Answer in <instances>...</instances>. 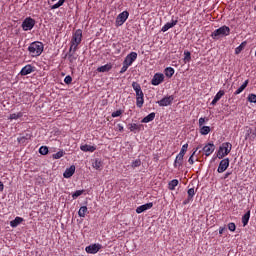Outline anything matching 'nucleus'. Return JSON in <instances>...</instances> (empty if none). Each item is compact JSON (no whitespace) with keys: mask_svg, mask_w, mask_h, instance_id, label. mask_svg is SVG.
Returning <instances> with one entry per match:
<instances>
[{"mask_svg":"<svg viewBox=\"0 0 256 256\" xmlns=\"http://www.w3.org/2000/svg\"><path fill=\"white\" fill-rule=\"evenodd\" d=\"M231 35V28H229V26L224 25L216 30H214L210 37H212V39L214 41H219V39H222V37H227Z\"/></svg>","mask_w":256,"mask_h":256,"instance_id":"obj_1","label":"nucleus"},{"mask_svg":"<svg viewBox=\"0 0 256 256\" xmlns=\"http://www.w3.org/2000/svg\"><path fill=\"white\" fill-rule=\"evenodd\" d=\"M132 88L136 93V106L141 109V107H143V103H145V94L143 93V90H141V84L133 82Z\"/></svg>","mask_w":256,"mask_h":256,"instance_id":"obj_2","label":"nucleus"},{"mask_svg":"<svg viewBox=\"0 0 256 256\" xmlns=\"http://www.w3.org/2000/svg\"><path fill=\"white\" fill-rule=\"evenodd\" d=\"M44 49L45 45H43V42L39 41L32 42L28 47L31 57H39L43 53Z\"/></svg>","mask_w":256,"mask_h":256,"instance_id":"obj_3","label":"nucleus"},{"mask_svg":"<svg viewBox=\"0 0 256 256\" xmlns=\"http://www.w3.org/2000/svg\"><path fill=\"white\" fill-rule=\"evenodd\" d=\"M231 149H233V145L231 143H222V145L218 149L216 157L218 159H223V157H227V155L231 153Z\"/></svg>","mask_w":256,"mask_h":256,"instance_id":"obj_4","label":"nucleus"},{"mask_svg":"<svg viewBox=\"0 0 256 256\" xmlns=\"http://www.w3.org/2000/svg\"><path fill=\"white\" fill-rule=\"evenodd\" d=\"M83 40V30L81 29H77L74 33H73V36H72V39H71V46L70 47H73L76 45V47H79V45H81V41Z\"/></svg>","mask_w":256,"mask_h":256,"instance_id":"obj_5","label":"nucleus"},{"mask_svg":"<svg viewBox=\"0 0 256 256\" xmlns=\"http://www.w3.org/2000/svg\"><path fill=\"white\" fill-rule=\"evenodd\" d=\"M37 21H35V19L31 18V17H26L22 24L21 27L23 29V31H31L33 29V27H35Z\"/></svg>","mask_w":256,"mask_h":256,"instance_id":"obj_6","label":"nucleus"},{"mask_svg":"<svg viewBox=\"0 0 256 256\" xmlns=\"http://www.w3.org/2000/svg\"><path fill=\"white\" fill-rule=\"evenodd\" d=\"M129 19V12L128 11H123L116 17L115 25L116 27H121L125 21Z\"/></svg>","mask_w":256,"mask_h":256,"instance_id":"obj_7","label":"nucleus"},{"mask_svg":"<svg viewBox=\"0 0 256 256\" xmlns=\"http://www.w3.org/2000/svg\"><path fill=\"white\" fill-rule=\"evenodd\" d=\"M103 249V246L99 243L97 244H91L85 248L86 253H89L91 255H95L96 253H99Z\"/></svg>","mask_w":256,"mask_h":256,"instance_id":"obj_8","label":"nucleus"},{"mask_svg":"<svg viewBox=\"0 0 256 256\" xmlns=\"http://www.w3.org/2000/svg\"><path fill=\"white\" fill-rule=\"evenodd\" d=\"M174 100L175 97L173 95H170L162 98L160 101H157V103L160 107H168V105H171Z\"/></svg>","mask_w":256,"mask_h":256,"instance_id":"obj_9","label":"nucleus"},{"mask_svg":"<svg viewBox=\"0 0 256 256\" xmlns=\"http://www.w3.org/2000/svg\"><path fill=\"white\" fill-rule=\"evenodd\" d=\"M229 158H224L220 161L219 166L217 168L218 173H225L226 169H229Z\"/></svg>","mask_w":256,"mask_h":256,"instance_id":"obj_10","label":"nucleus"},{"mask_svg":"<svg viewBox=\"0 0 256 256\" xmlns=\"http://www.w3.org/2000/svg\"><path fill=\"white\" fill-rule=\"evenodd\" d=\"M163 81H165V75H163L162 73H156L151 80V85H161Z\"/></svg>","mask_w":256,"mask_h":256,"instance_id":"obj_11","label":"nucleus"},{"mask_svg":"<svg viewBox=\"0 0 256 256\" xmlns=\"http://www.w3.org/2000/svg\"><path fill=\"white\" fill-rule=\"evenodd\" d=\"M136 60H137V52H131L125 57L123 62L131 67V65H133V63H135Z\"/></svg>","mask_w":256,"mask_h":256,"instance_id":"obj_12","label":"nucleus"},{"mask_svg":"<svg viewBox=\"0 0 256 256\" xmlns=\"http://www.w3.org/2000/svg\"><path fill=\"white\" fill-rule=\"evenodd\" d=\"M31 73H35V66H32L31 64L24 66L20 71V75L22 76L31 75Z\"/></svg>","mask_w":256,"mask_h":256,"instance_id":"obj_13","label":"nucleus"},{"mask_svg":"<svg viewBox=\"0 0 256 256\" xmlns=\"http://www.w3.org/2000/svg\"><path fill=\"white\" fill-rule=\"evenodd\" d=\"M202 151H204L206 157H209V155L215 151V144H213V142H209L202 148Z\"/></svg>","mask_w":256,"mask_h":256,"instance_id":"obj_14","label":"nucleus"},{"mask_svg":"<svg viewBox=\"0 0 256 256\" xmlns=\"http://www.w3.org/2000/svg\"><path fill=\"white\" fill-rule=\"evenodd\" d=\"M177 23H179V20L173 19L171 20V22H167L161 29L162 33H167L168 29H173V27H175V25H177Z\"/></svg>","mask_w":256,"mask_h":256,"instance_id":"obj_15","label":"nucleus"},{"mask_svg":"<svg viewBox=\"0 0 256 256\" xmlns=\"http://www.w3.org/2000/svg\"><path fill=\"white\" fill-rule=\"evenodd\" d=\"M152 207H153V202L143 204L136 208V213H138V215L141 213H145V211H148V209H152Z\"/></svg>","mask_w":256,"mask_h":256,"instance_id":"obj_16","label":"nucleus"},{"mask_svg":"<svg viewBox=\"0 0 256 256\" xmlns=\"http://www.w3.org/2000/svg\"><path fill=\"white\" fill-rule=\"evenodd\" d=\"M73 175H75V165H71L63 173L64 179H71V177H73Z\"/></svg>","mask_w":256,"mask_h":256,"instance_id":"obj_17","label":"nucleus"},{"mask_svg":"<svg viewBox=\"0 0 256 256\" xmlns=\"http://www.w3.org/2000/svg\"><path fill=\"white\" fill-rule=\"evenodd\" d=\"M224 95H225V90L218 91L217 94L215 95L214 99L210 103V105L215 107V105H217V103H219V101L221 100V97H223Z\"/></svg>","mask_w":256,"mask_h":256,"instance_id":"obj_18","label":"nucleus"},{"mask_svg":"<svg viewBox=\"0 0 256 256\" xmlns=\"http://www.w3.org/2000/svg\"><path fill=\"white\" fill-rule=\"evenodd\" d=\"M80 149L84 152V153H93L95 151H97V147L96 146H91L89 144H84L80 146Z\"/></svg>","mask_w":256,"mask_h":256,"instance_id":"obj_19","label":"nucleus"},{"mask_svg":"<svg viewBox=\"0 0 256 256\" xmlns=\"http://www.w3.org/2000/svg\"><path fill=\"white\" fill-rule=\"evenodd\" d=\"M113 69V64L108 63L105 64L104 66H100L97 68L98 73H109Z\"/></svg>","mask_w":256,"mask_h":256,"instance_id":"obj_20","label":"nucleus"},{"mask_svg":"<svg viewBox=\"0 0 256 256\" xmlns=\"http://www.w3.org/2000/svg\"><path fill=\"white\" fill-rule=\"evenodd\" d=\"M23 221H25V219L17 216L14 220L10 221V227L15 229V227H19V225H21V223H23Z\"/></svg>","mask_w":256,"mask_h":256,"instance_id":"obj_21","label":"nucleus"},{"mask_svg":"<svg viewBox=\"0 0 256 256\" xmlns=\"http://www.w3.org/2000/svg\"><path fill=\"white\" fill-rule=\"evenodd\" d=\"M249 219H251V210H248V211L242 216V225H243V227H247V225H249Z\"/></svg>","mask_w":256,"mask_h":256,"instance_id":"obj_22","label":"nucleus"},{"mask_svg":"<svg viewBox=\"0 0 256 256\" xmlns=\"http://www.w3.org/2000/svg\"><path fill=\"white\" fill-rule=\"evenodd\" d=\"M249 85V79H247L246 81H244V83L234 92V95H241V93H243V91H245V89H247V86Z\"/></svg>","mask_w":256,"mask_h":256,"instance_id":"obj_23","label":"nucleus"},{"mask_svg":"<svg viewBox=\"0 0 256 256\" xmlns=\"http://www.w3.org/2000/svg\"><path fill=\"white\" fill-rule=\"evenodd\" d=\"M128 127L132 133H139V131H141V128L143 127V124L137 125L136 123H133L129 124Z\"/></svg>","mask_w":256,"mask_h":256,"instance_id":"obj_24","label":"nucleus"},{"mask_svg":"<svg viewBox=\"0 0 256 256\" xmlns=\"http://www.w3.org/2000/svg\"><path fill=\"white\" fill-rule=\"evenodd\" d=\"M185 156L183 155V154H178L177 156H176V159H175V161H174V167H183V158H184Z\"/></svg>","mask_w":256,"mask_h":256,"instance_id":"obj_25","label":"nucleus"},{"mask_svg":"<svg viewBox=\"0 0 256 256\" xmlns=\"http://www.w3.org/2000/svg\"><path fill=\"white\" fill-rule=\"evenodd\" d=\"M92 167L97 171H101V169H103V162L97 158L95 159L94 163H92Z\"/></svg>","mask_w":256,"mask_h":256,"instance_id":"obj_26","label":"nucleus"},{"mask_svg":"<svg viewBox=\"0 0 256 256\" xmlns=\"http://www.w3.org/2000/svg\"><path fill=\"white\" fill-rule=\"evenodd\" d=\"M164 75L166 77H168V79H171V77H173V75H175V69H173V67L165 68Z\"/></svg>","mask_w":256,"mask_h":256,"instance_id":"obj_27","label":"nucleus"},{"mask_svg":"<svg viewBox=\"0 0 256 256\" xmlns=\"http://www.w3.org/2000/svg\"><path fill=\"white\" fill-rule=\"evenodd\" d=\"M155 119V112H152L145 116L142 120L141 123H151Z\"/></svg>","mask_w":256,"mask_h":256,"instance_id":"obj_28","label":"nucleus"},{"mask_svg":"<svg viewBox=\"0 0 256 256\" xmlns=\"http://www.w3.org/2000/svg\"><path fill=\"white\" fill-rule=\"evenodd\" d=\"M72 51L73 46H70L69 52L66 54V57H68L70 63H73L75 60H77V57L74 53H72Z\"/></svg>","mask_w":256,"mask_h":256,"instance_id":"obj_29","label":"nucleus"},{"mask_svg":"<svg viewBox=\"0 0 256 256\" xmlns=\"http://www.w3.org/2000/svg\"><path fill=\"white\" fill-rule=\"evenodd\" d=\"M29 139H31V134H25L24 136H21L19 138H17L18 143H20L21 145L25 144L27 141H29Z\"/></svg>","mask_w":256,"mask_h":256,"instance_id":"obj_30","label":"nucleus"},{"mask_svg":"<svg viewBox=\"0 0 256 256\" xmlns=\"http://www.w3.org/2000/svg\"><path fill=\"white\" fill-rule=\"evenodd\" d=\"M177 185H179V180L177 179H173L172 181H170L168 183V189L170 191H175V187H177Z\"/></svg>","mask_w":256,"mask_h":256,"instance_id":"obj_31","label":"nucleus"},{"mask_svg":"<svg viewBox=\"0 0 256 256\" xmlns=\"http://www.w3.org/2000/svg\"><path fill=\"white\" fill-rule=\"evenodd\" d=\"M247 47V41L242 42L236 49H235V55H239L243 49Z\"/></svg>","mask_w":256,"mask_h":256,"instance_id":"obj_32","label":"nucleus"},{"mask_svg":"<svg viewBox=\"0 0 256 256\" xmlns=\"http://www.w3.org/2000/svg\"><path fill=\"white\" fill-rule=\"evenodd\" d=\"M200 133L202 135H209V133H211V127H209V126H201L200 127Z\"/></svg>","mask_w":256,"mask_h":256,"instance_id":"obj_33","label":"nucleus"},{"mask_svg":"<svg viewBox=\"0 0 256 256\" xmlns=\"http://www.w3.org/2000/svg\"><path fill=\"white\" fill-rule=\"evenodd\" d=\"M21 117H23V112H18L17 114H10L8 119H10V121H13V119L17 120L21 119Z\"/></svg>","mask_w":256,"mask_h":256,"instance_id":"obj_34","label":"nucleus"},{"mask_svg":"<svg viewBox=\"0 0 256 256\" xmlns=\"http://www.w3.org/2000/svg\"><path fill=\"white\" fill-rule=\"evenodd\" d=\"M184 63H189L191 62V53L188 50L184 51Z\"/></svg>","mask_w":256,"mask_h":256,"instance_id":"obj_35","label":"nucleus"},{"mask_svg":"<svg viewBox=\"0 0 256 256\" xmlns=\"http://www.w3.org/2000/svg\"><path fill=\"white\" fill-rule=\"evenodd\" d=\"M87 211H88L87 206H82V207H80V209H79V211H78L79 217H85Z\"/></svg>","mask_w":256,"mask_h":256,"instance_id":"obj_36","label":"nucleus"},{"mask_svg":"<svg viewBox=\"0 0 256 256\" xmlns=\"http://www.w3.org/2000/svg\"><path fill=\"white\" fill-rule=\"evenodd\" d=\"M40 155H48L49 154V147L47 146H41L39 148Z\"/></svg>","mask_w":256,"mask_h":256,"instance_id":"obj_37","label":"nucleus"},{"mask_svg":"<svg viewBox=\"0 0 256 256\" xmlns=\"http://www.w3.org/2000/svg\"><path fill=\"white\" fill-rule=\"evenodd\" d=\"M85 193V190H76L73 194H72V198L73 199H77L78 197H81V195H83Z\"/></svg>","mask_w":256,"mask_h":256,"instance_id":"obj_38","label":"nucleus"},{"mask_svg":"<svg viewBox=\"0 0 256 256\" xmlns=\"http://www.w3.org/2000/svg\"><path fill=\"white\" fill-rule=\"evenodd\" d=\"M63 155H65V151L60 150L57 153L52 155L53 159H61V157H63Z\"/></svg>","mask_w":256,"mask_h":256,"instance_id":"obj_39","label":"nucleus"},{"mask_svg":"<svg viewBox=\"0 0 256 256\" xmlns=\"http://www.w3.org/2000/svg\"><path fill=\"white\" fill-rule=\"evenodd\" d=\"M131 167H132V169L141 167V159H136V160L132 161Z\"/></svg>","mask_w":256,"mask_h":256,"instance_id":"obj_40","label":"nucleus"},{"mask_svg":"<svg viewBox=\"0 0 256 256\" xmlns=\"http://www.w3.org/2000/svg\"><path fill=\"white\" fill-rule=\"evenodd\" d=\"M187 149H189V144L186 143L182 146L181 150H180V155H184L185 156V153H187Z\"/></svg>","mask_w":256,"mask_h":256,"instance_id":"obj_41","label":"nucleus"},{"mask_svg":"<svg viewBox=\"0 0 256 256\" xmlns=\"http://www.w3.org/2000/svg\"><path fill=\"white\" fill-rule=\"evenodd\" d=\"M188 198L193 200V197H195V188H190L187 191Z\"/></svg>","mask_w":256,"mask_h":256,"instance_id":"obj_42","label":"nucleus"},{"mask_svg":"<svg viewBox=\"0 0 256 256\" xmlns=\"http://www.w3.org/2000/svg\"><path fill=\"white\" fill-rule=\"evenodd\" d=\"M64 83L66 85H71V83H73V77H71V75H67L65 78H64Z\"/></svg>","mask_w":256,"mask_h":256,"instance_id":"obj_43","label":"nucleus"},{"mask_svg":"<svg viewBox=\"0 0 256 256\" xmlns=\"http://www.w3.org/2000/svg\"><path fill=\"white\" fill-rule=\"evenodd\" d=\"M121 115H123V110H117L111 114V117H121Z\"/></svg>","mask_w":256,"mask_h":256,"instance_id":"obj_44","label":"nucleus"},{"mask_svg":"<svg viewBox=\"0 0 256 256\" xmlns=\"http://www.w3.org/2000/svg\"><path fill=\"white\" fill-rule=\"evenodd\" d=\"M197 153V150H194L193 153L191 154V156L188 159V163L190 165H193V163H195V160H193V157H195V154Z\"/></svg>","mask_w":256,"mask_h":256,"instance_id":"obj_45","label":"nucleus"},{"mask_svg":"<svg viewBox=\"0 0 256 256\" xmlns=\"http://www.w3.org/2000/svg\"><path fill=\"white\" fill-rule=\"evenodd\" d=\"M248 101H249V103H256V95L255 94H249L248 95Z\"/></svg>","mask_w":256,"mask_h":256,"instance_id":"obj_46","label":"nucleus"},{"mask_svg":"<svg viewBox=\"0 0 256 256\" xmlns=\"http://www.w3.org/2000/svg\"><path fill=\"white\" fill-rule=\"evenodd\" d=\"M228 229H229V231L235 232L236 229H237V226L235 225V223L230 222V223L228 224Z\"/></svg>","mask_w":256,"mask_h":256,"instance_id":"obj_47","label":"nucleus"},{"mask_svg":"<svg viewBox=\"0 0 256 256\" xmlns=\"http://www.w3.org/2000/svg\"><path fill=\"white\" fill-rule=\"evenodd\" d=\"M129 67H130L129 64L123 62V67L121 68L120 73L121 74L125 73L127 69H129Z\"/></svg>","mask_w":256,"mask_h":256,"instance_id":"obj_48","label":"nucleus"},{"mask_svg":"<svg viewBox=\"0 0 256 256\" xmlns=\"http://www.w3.org/2000/svg\"><path fill=\"white\" fill-rule=\"evenodd\" d=\"M206 121H209V118H206V120L203 117L200 118L199 119V127H203V125H205Z\"/></svg>","mask_w":256,"mask_h":256,"instance_id":"obj_49","label":"nucleus"},{"mask_svg":"<svg viewBox=\"0 0 256 256\" xmlns=\"http://www.w3.org/2000/svg\"><path fill=\"white\" fill-rule=\"evenodd\" d=\"M252 134H253V129L248 128L247 133H246V139H247L248 137L251 138V135H252Z\"/></svg>","mask_w":256,"mask_h":256,"instance_id":"obj_50","label":"nucleus"},{"mask_svg":"<svg viewBox=\"0 0 256 256\" xmlns=\"http://www.w3.org/2000/svg\"><path fill=\"white\" fill-rule=\"evenodd\" d=\"M117 130H118L120 133H123V131H125V129L123 128V125H121V124H118V125H117Z\"/></svg>","mask_w":256,"mask_h":256,"instance_id":"obj_51","label":"nucleus"},{"mask_svg":"<svg viewBox=\"0 0 256 256\" xmlns=\"http://www.w3.org/2000/svg\"><path fill=\"white\" fill-rule=\"evenodd\" d=\"M191 201H193V199H189V197H187V199L183 201V205H189Z\"/></svg>","mask_w":256,"mask_h":256,"instance_id":"obj_52","label":"nucleus"},{"mask_svg":"<svg viewBox=\"0 0 256 256\" xmlns=\"http://www.w3.org/2000/svg\"><path fill=\"white\" fill-rule=\"evenodd\" d=\"M230 175H233V172H226L224 175V179H229Z\"/></svg>","mask_w":256,"mask_h":256,"instance_id":"obj_53","label":"nucleus"},{"mask_svg":"<svg viewBox=\"0 0 256 256\" xmlns=\"http://www.w3.org/2000/svg\"><path fill=\"white\" fill-rule=\"evenodd\" d=\"M256 137V127L254 128V130H252V135H251V139H255Z\"/></svg>","mask_w":256,"mask_h":256,"instance_id":"obj_54","label":"nucleus"},{"mask_svg":"<svg viewBox=\"0 0 256 256\" xmlns=\"http://www.w3.org/2000/svg\"><path fill=\"white\" fill-rule=\"evenodd\" d=\"M57 4L60 6V7H63V5L65 4V0H59L57 2Z\"/></svg>","mask_w":256,"mask_h":256,"instance_id":"obj_55","label":"nucleus"},{"mask_svg":"<svg viewBox=\"0 0 256 256\" xmlns=\"http://www.w3.org/2000/svg\"><path fill=\"white\" fill-rule=\"evenodd\" d=\"M59 7H61L58 2L54 5L51 6V9H59Z\"/></svg>","mask_w":256,"mask_h":256,"instance_id":"obj_56","label":"nucleus"},{"mask_svg":"<svg viewBox=\"0 0 256 256\" xmlns=\"http://www.w3.org/2000/svg\"><path fill=\"white\" fill-rule=\"evenodd\" d=\"M224 231H225V228H223V227H220V228H219V234H220V235H223V232H224Z\"/></svg>","mask_w":256,"mask_h":256,"instance_id":"obj_57","label":"nucleus"},{"mask_svg":"<svg viewBox=\"0 0 256 256\" xmlns=\"http://www.w3.org/2000/svg\"><path fill=\"white\" fill-rule=\"evenodd\" d=\"M76 51H77V45H74V46L72 47V53L75 54Z\"/></svg>","mask_w":256,"mask_h":256,"instance_id":"obj_58","label":"nucleus"},{"mask_svg":"<svg viewBox=\"0 0 256 256\" xmlns=\"http://www.w3.org/2000/svg\"><path fill=\"white\" fill-rule=\"evenodd\" d=\"M4 187L3 182L0 181V192L3 191Z\"/></svg>","mask_w":256,"mask_h":256,"instance_id":"obj_59","label":"nucleus"},{"mask_svg":"<svg viewBox=\"0 0 256 256\" xmlns=\"http://www.w3.org/2000/svg\"><path fill=\"white\" fill-rule=\"evenodd\" d=\"M199 149H201V145H199L197 148L194 149V151H199Z\"/></svg>","mask_w":256,"mask_h":256,"instance_id":"obj_60","label":"nucleus"}]
</instances>
